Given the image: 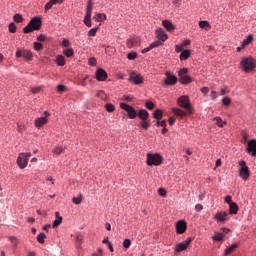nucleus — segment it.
<instances>
[{
  "label": "nucleus",
  "mask_w": 256,
  "mask_h": 256,
  "mask_svg": "<svg viewBox=\"0 0 256 256\" xmlns=\"http://www.w3.org/2000/svg\"><path fill=\"white\" fill-rule=\"evenodd\" d=\"M41 25L43 22L41 21L40 17L32 18L26 27L23 28V33H33V31H39L41 29Z\"/></svg>",
  "instance_id": "f257e3e1"
},
{
  "label": "nucleus",
  "mask_w": 256,
  "mask_h": 256,
  "mask_svg": "<svg viewBox=\"0 0 256 256\" xmlns=\"http://www.w3.org/2000/svg\"><path fill=\"white\" fill-rule=\"evenodd\" d=\"M146 163L149 165V167H153V165L159 166L161 163H163V157H161L159 154L148 153Z\"/></svg>",
  "instance_id": "f03ea898"
},
{
  "label": "nucleus",
  "mask_w": 256,
  "mask_h": 256,
  "mask_svg": "<svg viewBox=\"0 0 256 256\" xmlns=\"http://www.w3.org/2000/svg\"><path fill=\"white\" fill-rule=\"evenodd\" d=\"M29 157H31V153H20L17 158V164L20 167V169H25L29 163Z\"/></svg>",
  "instance_id": "7ed1b4c3"
},
{
  "label": "nucleus",
  "mask_w": 256,
  "mask_h": 256,
  "mask_svg": "<svg viewBox=\"0 0 256 256\" xmlns=\"http://www.w3.org/2000/svg\"><path fill=\"white\" fill-rule=\"evenodd\" d=\"M241 67L246 73H249V71H253L255 67V60L253 58H244L241 61Z\"/></svg>",
  "instance_id": "20e7f679"
},
{
  "label": "nucleus",
  "mask_w": 256,
  "mask_h": 256,
  "mask_svg": "<svg viewBox=\"0 0 256 256\" xmlns=\"http://www.w3.org/2000/svg\"><path fill=\"white\" fill-rule=\"evenodd\" d=\"M120 108L126 111L129 119H135L137 117V110L127 103H120Z\"/></svg>",
  "instance_id": "39448f33"
},
{
  "label": "nucleus",
  "mask_w": 256,
  "mask_h": 256,
  "mask_svg": "<svg viewBox=\"0 0 256 256\" xmlns=\"http://www.w3.org/2000/svg\"><path fill=\"white\" fill-rule=\"evenodd\" d=\"M93 13V1H88L87 7H86V15L84 18V25L86 27H91V15Z\"/></svg>",
  "instance_id": "423d86ee"
},
{
  "label": "nucleus",
  "mask_w": 256,
  "mask_h": 256,
  "mask_svg": "<svg viewBox=\"0 0 256 256\" xmlns=\"http://www.w3.org/2000/svg\"><path fill=\"white\" fill-rule=\"evenodd\" d=\"M177 103L179 107L186 109L187 113H191V103L189 102V96L179 97Z\"/></svg>",
  "instance_id": "0eeeda50"
},
{
  "label": "nucleus",
  "mask_w": 256,
  "mask_h": 256,
  "mask_svg": "<svg viewBox=\"0 0 256 256\" xmlns=\"http://www.w3.org/2000/svg\"><path fill=\"white\" fill-rule=\"evenodd\" d=\"M191 241H192L191 238H187L184 242L177 244L175 247V252L181 253V251L187 250V247L191 245Z\"/></svg>",
  "instance_id": "6e6552de"
},
{
  "label": "nucleus",
  "mask_w": 256,
  "mask_h": 256,
  "mask_svg": "<svg viewBox=\"0 0 256 256\" xmlns=\"http://www.w3.org/2000/svg\"><path fill=\"white\" fill-rule=\"evenodd\" d=\"M129 81H131L134 85H141V83H143V77L141 74L132 72L130 74Z\"/></svg>",
  "instance_id": "1a4fd4ad"
},
{
  "label": "nucleus",
  "mask_w": 256,
  "mask_h": 256,
  "mask_svg": "<svg viewBox=\"0 0 256 256\" xmlns=\"http://www.w3.org/2000/svg\"><path fill=\"white\" fill-rule=\"evenodd\" d=\"M214 219L218 221V223H226V221H229V213L217 212L214 216Z\"/></svg>",
  "instance_id": "9d476101"
},
{
  "label": "nucleus",
  "mask_w": 256,
  "mask_h": 256,
  "mask_svg": "<svg viewBox=\"0 0 256 256\" xmlns=\"http://www.w3.org/2000/svg\"><path fill=\"white\" fill-rule=\"evenodd\" d=\"M246 151L252 157H256V140H249Z\"/></svg>",
  "instance_id": "9b49d317"
},
{
  "label": "nucleus",
  "mask_w": 256,
  "mask_h": 256,
  "mask_svg": "<svg viewBox=\"0 0 256 256\" xmlns=\"http://www.w3.org/2000/svg\"><path fill=\"white\" fill-rule=\"evenodd\" d=\"M177 84V76L172 75L171 72H166V78L164 80V85H176Z\"/></svg>",
  "instance_id": "f8f14e48"
},
{
  "label": "nucleus",
  "mask_w": 256,
  "mask_h": 256,
  "mask_svg": "<svg viewBox=\"0 0 256 256\" xmlns=\"http://www.w3.org/2000/svg\"><path fill=\"white\" fill-rule=\"evenodd\" d=\"M176 231L180 235H182V233L187 231V222H185L184 220L178 221L177 224H176Z\"/></svg>",
  "instance_id": "ddd939ff"
},
{
  "label": "nucleus",
  "mask_w": 256,
  "mask_h": 256,
  "mask_svg": "<svg viewBox=\"0 0 256 256\" xmlns=\"http://www.w3.org/2000/svg\"><path fill=\"white\" fill-rule=\"evenodd\" d=\"M156 37L157 39H159V41H167V33H165V30H163V28L156 29Z\"/></svg>",
  "instance_id": "4468645a"
},
{
  "label": "nucleus",
  "mask_w": 256,
  "mask_h": 256,
  "mask_svg": "<svg viewBox=\"0 0 256 256\" xmlns=\"http://www.w3.org/2000/svg\"><path fill=\"white\" fill-rule=\"evenodd\" d=\"M96 79L97 81H105L107 79V72L102 68L96 71Z\"/></svg>",
  "instance_id": "2eb2a0df"
},
{
  "label": "nucleus",
  "mask_w": 256,
  "mask_h": 256,
  "mask_svg": "<svg viewBox=\"0 0 256 256\" xmlns=\"http://www.w3.org/2000/svg\"><path fill=\"white\" fill-rule=\"evenodd\" d=\"M249 167H242L240 168L239 176L244 180L247 181L249 179Z\"/></svg>",
  "instance_id": "dca6fc26"
},
{
  "label": "nucleus",
  "mask_w": 256,
  "mask_h": 256,
  "mask_svg": "<svg viewBox=\"0 0 256 256\" xmlns=\"http://www.w3.org/2000/svg\"><path fill=\"white\" fill-rule=\"evenodd\" d=\"M162 25L165 29H167L170 33L172 31H175V26L173 25V23H171L169 20H163L162 21Z\"/></svg>",
  "instance_id": "f3484780"
},
{
  "label": "nucleus",
  "mask_w": 256,
  "mask_h": 256,
  "mask_svg": "<svg viewBox=\"0 0 256 256\" xmlns=\"http://www.w3.org/2000/svg\"><path fill=\"white\" fill-rule=\"evenodd\" d=\"M239 212V206L237 205V203L233 202L229 205V213L230 215H237V213Z\"/></svg>",
  "instance_id": "a211bd4d"
},
{
  "label": "nucleus",
  "mask_w": 256,
  "mask_h": 256,
  "mask_svg": "<svg viewBox=\"0 0 256 256\" xmlns=\"http://www.w3.org/2000/svg\"><path fill=\"white\" fill-rule=\"evenodd\" d=\"M47 124V117H40L35 120V127L38 129L43 127V125Z\"/></svg>",
  "instance_id": "6ab92c4d"
},
{
  "label": "nucleus",
  "mask_w": 256,
  "mask_h": 256,
  "mask_svg": "<svg viewBox=\"0 0 256 256\" xmlns=\"http://www.w3.org/2000/svg\"><path fill=\"white\" fill-rule=\"evenodd\" d=\"M137 115L142 121H147V119H149V112L145 109L140 110Z\"/></svg>",
  "instance_id": "aec40b11"
},
{
  "label": "nucleus",
  "mask_w": 256,
  "mask_h": 256,
  "mask_svg": "<svg viewBox=\"0 0 256 256\" xmlns=\"http://www.w3.org/2000/svg\"><path fill=\"white\" fill-rule=\"evenodd\" d=\"M56 219L54 220L52 227L55 229V227H59L60 223H63V217L59 216V212H55Z\"/></svg>",
  "instance_id": "412c9836"
},
{
  "label": "nucleus",
  "mask_w": 256,
  "mask_h": 256,
  "mask_svg": "<svg viewBox=\"0 0 256 256\" xmlns=\"http://www.w3.org/2000/svg\"><path fill=\"white\" fill-rule=\"evenodd\" d=\"M152 115L157 121H161V119H163V111L161 109H156Z\"/></svg>",
  "instance_id": "4be33fe9"
},
{
  "label": "nucleus",
  "mask_w": 256,
  "mask_h": 256,
  "mask_svg": "<svg viewBox=\"0 0 256 256\" xmlns=\"http://www.w3.org/2000/svg\"><path fill=\"white\" fill-rule=\"evenodd\" d=\"M22 57L26 59V61H31L33 59V53L31 50H22Z\"/></svg>",
  "instance_id": "5701e85b"
},
{
  "label": "nucleus",
  "mask_w": 256,
  "mask_h": 256,
  "mask_svg": "<svg viewBox=\"0 0 256 256\" xmlns=\"http://www.w3.org/2000/svg\"><path fill=\"white\" fill-rule=\"evenodd\" d=\"M174 115H177L178 117H187V112L179 109V108H173L172 109Z\"/></svg>",
  "instance_id": "b1692460"
},
{
  "label": "nucleus",
  "mask_w": 256,
  "mask_h": 256,
  "mask_svg": "<svg viewBox=\"0 0 256 256\" xmlns=\"http://www.w3.org/2000/svg\"><path fill=\"white\" fill-rule=\"evenodd\" d=\"M190 56H191V50H184L180 54V60L185 61V59H189Z\"/></svg>",
  "instance_id": "393cba45"
},
{
  "label": "nucleus",
  "mask_w": 256,
  "mask_h": 256,
  "mask_svg": "<svg viewBox=\"0 0 256 256\" xmlns=\"http://www.w3.org/2000/svg\"><path fill=\"white\" fill-rule=\"evenodd\" d=\"M191 81L193 80L188 75L180 76V83H182V85H187L188 83H191Z\"/></svg>",
  "instance_id": "a878e982"
},
{
  "label": "nucleus",
  "mask_w": 256,
  "mask_h": 256,
  "mask_svg": "<svg viewBox=\"0 0 256 256\" xmlns=\"http://www.w3.org/2000/svg\"><path fill=\"white\" fill-rule=\"evenodd\" d=\"M56 63H57V65H59V67H63L65 65V56L58 55L56 57Z\"/></svg>",
  "instance_id": "bb28decb"
},
{
  "label": "nucleus",
  "mask_w": 256,
  "mask_h": 256,
  "mask_svg": "<svg viewBox=\"0 0 256 256\" xmlns=\"http://www.w3.org/2000/svg\"><path fill=\"white\" fill-rule=\"evenodd\" d=\"M94 19L98 22V23H103V21H105L107 19V15L102 14V13H98L96 14V17H94Z\"/></svg>",
  "instance_id": "cd10ccee"
},
{
  "label": "nucleus",
  "mask_w": 256,
  "mask_h": 256,
  "mask_svg": "<svg viewBox=\"0 0 256 256\" xmlns=\"http://www.w3.org/2000/svg\"><path fill=\"white\" fill-rule=\"evenodd\" d=\"M199 27L200 29H206L207 31H209V29H211V24H209V22L207 21H200Z\"/></svg>",
  "instance_id": "c85d7f7f"
},
{
  "label": "nucleus",
  "mask_w": 256,
  "mask_h": 256,
  "mask_svg": "<svg viewBox=\"0 0 256 256\" xmlns=\"http://www.w3.org/2000/svg\"><path fill=\"white\" fill-rule=\"evenodd\" d=\"M238 244H232L230 247L226 248L224 254L225 255H229L231 253H233V251H235V249H237Z\"/></svg>",
  "instance_id": "c756f323"
},
{
  "label": "nucleus",
  "mask_w": 256,
  "mask_h": 256,
  "mask_svg": "<svg viewBox=\"0 0 256 256\" xmlns=\"http://www.w3.org/2000/svg\"><path fill=\"white\" fill-rule=\"evenodd\" d=\"M251 41H253V35H248V37L246 39H244L242 42V48L247 47V45H249V43H251Z\"/></svg>",
  "instance_id": "7c9ffc66"
},
{
  "label": "nucleus",
  "mask_w": 256,
  "mask_h": 256,
  "mask_svg": "<svg viewBox=\"0 0 256 256\" xmlns=\"http://www.w3.org/2000/svg\"><path fill=\"white\" fill-rule=\"evenodd\" d=\"M63 53L66 57H73V55H75V51H73V48L64 49Z\"/></svg>",
  "instance_id": "2f4dec72"
},
{
  "label": "nucleus",
  "mask_w": 256,
  "mask_h": 256,
  "mask_svg": "<svg viewBox=\"0 0 256 256\" xmlns=\"http://www.w3.org/2000/svg\"><path fill=\"white\" fill-rule=\"evenodd\" d=\"M83 202V195L79 194L78 197H74L72 199V203H74L75 205H81V203Z\"/></svg>",
  "instance_id": "473e14b6"
},
{
  "label": "nucleus",
  "mask_w": 256,
  "mask_h": 256,
  "mask_svg": "<svg viewBox=\"0 0 256 256\" xmlns=\"http://www.w3.org/2000/svg\"><path fill=\"white\" fill-rule=\"evenodd\" d=\"M63 151H65V148H63L62 146H56L52 152L54 153V155H61V153H63Z\"/></svg>",
  "instance_id": "72a5a7b5"
},
{
  "label": "nucleus",
  "mask_w": 256,
  "mask_h": 256,
  "mask_svg": "<svg viewBox=\"0 0 256 256\" xmlns=\"http://www.w3.org/2000/svg\"><path fill=\"white\" fill-rule=\"evenodd\" d=\"M45 239H47V235H45V233L38 234L37 236L38 243H41V244L45 243Z\"/></svg>",
  "instance_id": "f704fd0d"
},
{
  "label": "nucleus",
  "mask_w": 256,
  "mask_h": 256,
  "mask_svg": "<svg viewBox=\"0 0 256 256\" xmlns=\"http://www.w3.org/2000/svg\"><path fill=\"white\" fill-rule=\"evenodd\" d=\"M140 127L141 129H145V131H147V129L151 127V124H149V121L147 120H142V122L140 123Z\"/></svg>",
  "instance_id": "c9c22d12"
},
{
  "label": "nucleus",
  "mask_w": 256,
  "mask_h": 256,
  "mask_svg": "<svg viewBox=\"0 0 256 256\" xmlns=\"http://www.w3.org/2000/svg\"><path fill=\"white\" fill-rule=\"evenodd\" d=\"M225 237V234L223 233H216L213 236L214 241H223V238Z\"/></svg>",
  "instance_id": "e433bc0d"
},
{
  "label": "nucleus",
  "mask_w": 256,
  "mask_h": 256,
  "mask_svg": "<svg viewBox=\"0 0 256 256\" xmlns=\"http://www.w3.org/2000/svg\"><path fill=\"white\" fill-rule=\"evenodd\" d=\"M105 109H106V111H108V113H113V111H115V105H113L111 103H107L105 105Z\"/></svg>",
  "instance_id": "4c0bfd02"
},
{
  "label": "nucleus",
  "mask_w": 256,
  "mask_h": 256,
  "mask_svg": "<svg viewBox=\"0 0 256 256\" xmlns=\"http://www.w3.org/2000/svg\"><path fill=\"white\" fill-rule=\"evenodd\" d=\"M13 20L15 23H23V16H21V14H15Z\"/></svg>",
  "instance_id": "58836bf2"
},
{
  "label": "nucleus",
  "mask_w": 256,
  "mask_h": 256,
  "mask_svg": "<svg viewBox=\"0 0 256 256\" xmlns=\"http://www.w3.org/2000/svg\"><path fill=\"white\" fill-rule=\"evenodd\" d=\"M96 97H98L99 99H107V94H105V91L99 90L96 93Z\"/></svg>",
  "instance_id": "ea45409f"
},
{
  "label": "nucleus",
  "mask_w": 256,
  "mask_h": 256,
  "mask_svg": "<svg viewBox=\"0 0 256 256\" xmlns=\"http://www.w3.org/2000/svg\"><path fill=\"white\" fill-rule=\"evenodd\" d=\"M214 121H216V125H218L219 127H223L227 123V122H224L220 117H216Z\"/></svg>",
  "instance_id": "a19ab883"
},
{
  "label": "nucleus",
  "mask_w": 256,
  "mask_h": 256,
  "mask_svg": "<svg viewBox=\"0 0 256 256\" xmlns=\"http://www.w3.org/2000/svg\"><path fill=\"white\" fill-rule=\"evenodd\" d=\"M99 30V28H92L89 30L88 32V37H95L97 35V31Z\"/></svg>",
  "instance_id": "79ce46f5"
},
{
  "label": "nucleus",
  "mask_w": 256,
  "mask_h": 256,
  "mask_svg": "<svg viewBox=\"0 0 256 256\" xmlns=\"http://www.w3.org/2000/svg\"><path fill=\"white\" fill-rule=\"evenodd\" d=\"M127 59L133 61V59H137V52H130L127 54Z\"/></svg>",
  "instance_id": "37998d69"
},
{
  "label": "nucleus",
  "mask_w": 256,
  "mask_h": 256,
  "mask_svg": "<svg viewBox=\"0 0 256 256\" xmlns=\"http://www.w3.org/2000/svg\"><path fill=\"white\" fill-rule=\"evenodd\" d=\"M8 29H9L10 33H16L17 32V26L13 22L9 24Z\"/></svg>",
  "instance_id": "c03bdc74"
},
{
  "label": "nucleus",
  "mask_w": 256,
  "mask_h": 256,
  "mask_svg": "<svg viewBox=\"0 0 256 256\" xmlns=\"http://www.w3.org/2000/svg\"><path fill=\"white\" fill-rule=\"evenodd\" d=\"M35 51H41L43 49V44L41 42H34Z\"/></svg>",
  "instance_id": "a18cd8bd"
},
{
  "label": "nucleus",
  "mask_w": 256,
  "mask_h": 256,
  "mask_svg": "<svg viewBox=\"0 0 256 256\" xmlns=\"http://www.w3.org/2000/svg\"><path fill=\"white\" fill-rule=\"evenodd\" d=\"M145 107L149 109V111H153L155 109V104L151 101L146 102Z\"/></svg>",
  "instance_id": "49530a36"
},
{
  "label": "nucleus",
  "mask_w": 256,
  "mask_h": 256,
  "mask_svg": "<svg viewBox=\"0 0 256 256\" xmlns=\"http://www.w3.org/2000/svg\"><path fill=\"white\" fill-rule=\"evenodd\" d=\"M163 43L161 41H154L153 43L150 44V48L155 49V47H161Z\"/></svg>",
  "instance_id": "de8ad7c7"
},
{
  "label": "nucleus",
  "mask_w": 256,
  "mask_h": 256,
  "mask_svg": "<svg viewBox=\"0 0 256 256\" xmlns=\"http://www.w3.org/2000/svg\"><path fill=\"white\" fill-rule=\"evenodd\" d=\"M188 73H189V69H187V68H182V69L179 71L178 75H179V77H184V76L187 75Z\"/></svg>",
  "instance_id": "09e8293b"
},
{
  "label": "nucleus",
  "mask_w": 256,
  "mask_h": 256,
  "mask_svg": "<svg viewBox=\"0 0 256 256\" xmlns=\"http://www.w3.org/2000/svg\"><path fill=\"white\" fill-rule=\"evenodd\" d=\"M123 247H124V249H129V247H131V240H129V239H125L124 241H123Z\"/></svg>",
  "instance_id": "8fccbe9b"
},
{
  "label": "nucleus",
  "mask_w": 256,
  "mask_h": 256,
  "mask_svg": "<svg viewBox=\"0 0 256 256\" xmlns=\"http://www.w3.org/2000/svg\"><path fill=\"white\" fill-rule=\"evenodd\" d=\"M157 127H163V128H165V127H167V121H165V120H162V121H157Z\"/></svg>",
  "instance_id": "3c124183"
},
{
  "label": "nucleus",
  "mask_w": 256,
  "mask_h": 256,
  "mask_svg": "<svg viewBox=\"0 0 256 256\" xmlns=\"http://www.w3.org/2000/svg\"><path fill=\"white\" fill-rule=\"evenodd\" d=\"M9 240L11 241V243H14V247H17V243H19V240H17V237L10 236Z\"/></svg>",
  "instance_id": "603ef678"
},
{
  "label": "nucleus",
  "mask_w": 256,
  "mask_h": 256,
  "mask_svg": "<svg viewBox=\"0 0 256 256\" xmlns=\"http://www.w3.org/2000/svg\"><path fill=\"white\" fill-rule=\"evenodd\" d=\"M57 91H58V93H63V92H65V85L59 84V85L57 86Z\"/></svg>",
  "instance_id": "864d4df0"
},
{
  "label": "nucleus",
  "mask_w": 256,
  "mask_h": 256,
  "mask_svg": "<svg viewBox=\"0 0 256 256\" xmlns=\"http://www.w3.org/2000/svg\"><path fill=\"white\" fill-rule=\"evenodd\" d=\"M223 105H231V99L228 97H225L222 99Z\"/></svg>",
  "instance_id": "5fc2aeb1"
},
{
  "label": "nucleus",
  "mask_w": 256,
  "mask_h": 256,
  "mask_svg": "<svg viewBox=\"0 0 256 256\" xmlns=\"http://www.w3.org/2000/svg\"><path fill=\"white\" fill-rule=\"evenodd\" d=\"M232 199H233V198L228 195V196H226V197L224 198V201H225V203H228V205H231V203H234Z\"/></svg>",
  "instance_id": "6e6d98bb"
},
{
  "label": "nucleus",
  "mask_w": 256,
  "mask_h": 256,
  "mask_svg": "<svg viewBox=\"0 0 256 256\" xmlns=\"http://www.w3.org/2000/svg\"><path fill=\"white\" fill-rule=\"evenodd\" d=\"M158 193H159L160 197H165L167 195V191H165V189H163V188H160L158 190Z\"/></svg>",
  "instance_id": "4d7b16f0"
},
{
  "label": "nucleus",
  "mask_w": 256,
  "mask_h": 256,
  "mask_svg": "<svg viewBox=\"0 0 256 256\" xmlns=\"http://www.w3.org/2000/svg\"><path fill=\"white\" fill-rule=\"evenodd\" d=\"M69 45H71V42H69V40L64 38L63 41H62V46L63 47H69Z\"/></svg>",
  "instance_id": "13d9d810"
},
{
  "label": "nucleus",
  "mask_w": 256,
  "mask_h": 256,
  "mask_svg": "<svg viewBox=\"0 0 256 256\" xmlns=\"http://www.w3.org/2000/svg\"><path fill=\"white\" fill-rule=\"evenodd\" d=\"M195 211H197L198 213L203 211V205L201 204H196L195 205Z\"/></svg>",
  "instance_id": "bf43d9fd"
},
{
  "label": "nucleus",
  "mask_w": 256,
  "mask_h": 256,
  "mask_svg": "<svg viewBox=\"0 0 256 256\" xmlns=\"http://www.w3.org/2000/svg\"><path fill=\"white\" fill-rule=\"evenodd\" d=\"M45 39H47V36H45L44 34H41L37 37V41L43 42L45 41Z\"/></svg>",
  "instance_id": "052dcab7"
},
{
  "label": "nucleus",
  "mask_w": 256,
  "mask_h": 256,
  "mask_svg": "<svg viewBox=\"0 0 256 256\" xmlns=\"http://www.w3.org/2000/svg\"><path fill=\"white\" fill-rule=\"evenodd\" d=\"M89 65H92V67L95 66V65H97V59H95V58H90V59H89Z\"/></svg>",
  "instance_id": "680f3d73"
},
{
  "label": "nucleus",
  "mask_w": 256,
  "mask_h": 256,
  "mask_svg": "<svg viewBox=\"0 0 256 256\" xmlns=\"http://www.w3.org/2000/svg\"><path fill=\"white\" fill-rule=\"evenodd\" d=\"M133 45H137V42L133 41V39L128 40L127 46L128 47H133Z\"/></svg>",
  "instance_id": "e2e57ef3"
},
{
  "label": "nucleus",
  "mask_w": 256,
  "mask_h": 256,
  "mask_svg": "<svg viewBox=\"0 0 256 256\" xmlns=\"http://www.w3.org/2000/svg\"><path fill=\"white\" fill-rule=\"evenodd\" d=\"M53 5L52 3L49 1L48 3H46L45 5V11H49V9H52Z\"/></svg>",
  "instance_id": "0e129e2a"
},
{
  "label": "nucleus",
  "mask_w": 256,
  "mask_h": 256,
  "mask_svg": "<svg viewBox=\"0 0 256 256\" xmlns=\"http://www.w3.org/2000/svg\"><path fill=\"white\" fill-rule=\"evenodd\" d=\"M201 93H203L204 95H207V93H209V87L201 88Z\"/></svg>",
  "instance_id": "69168bd1"
},
{
  "label": "nucleus",
  "mask_w": 256,
  "mask_h": 256,
  "mask_svg": "<svg viewBox=\"0 0 256 256\" xmlns=\"http://www.w3.org/2000/svg\"><path fill=\"white\" fill-rule=\"evenodd\" d=\"M168 123H169V125H175V118L174 117H170L168 119Z\"/></svg>",
  "instance_id": "338daca9"
},
{
  "label": "nucleus",
  "mask_w": 256,
  "mask_h": 256,
  "mask_svg": "<svg viewBox=\"0 0 256 256\" xmlns=\"http://www.w3.org/2000/svg\"><path fill=\"white\" fill-rule=\"evenodd\" d=\"M211 99L215 100L217 98V92L212 91L210 94Z\"/></svg>",
  "instance_id": "774afa93"
}]
</instances>
